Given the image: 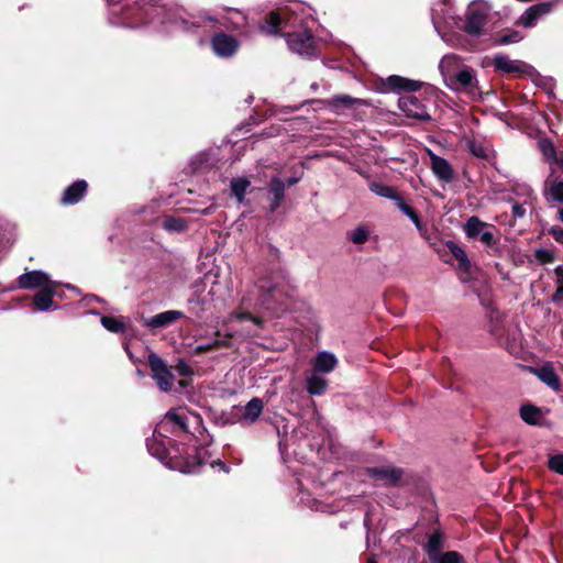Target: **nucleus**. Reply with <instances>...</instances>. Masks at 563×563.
<instances>
[{
	"label": "nucleus",
	"mask_w": 563,
	"mask_h": 563,
	"mask_svg": "<svg viewBox=\"0 0 563 563\" xmlns=\"http://www.w3.org/2000/svg\"><path fill=\"white\" fill-rule=\"evenodd\" d=\"M445 86L451 90L467 92L474 96L477 91L475 71L471 67L462 66L461 69L446 79Z\"/></svg>",
	"instance_id": "nucleus-4"
},
{
	"label": "nucleus",
	"mask_w": 563,
	"mask_h": 563,
	"mask_svg": "<svg viewBox=\"0 0 563 563\" xmlns=\"http://www.w3.org/2000/svg\"><path fill=\"white\" fill-rule=\"evenodd\" d=\"M549 233L553 236V239L563 244V228L559 225H553L550 228Z\"/></svg>",
	"instance_id": "nucleus-46"
},
{
	"label": "nucleus",
	"mask_w": 563,
	"mask_h": 563,
	"mask_svg": "<svg viewBox=\"0 0 563 563\" xmlns=\"http://www.w3.org/2000/svg\"><path fill=\"white\" fill-rule=\"evenodd\" d=\"M431 563H467L464 555L457 551L450 550L445 551L443 554L439 555Z\"/></svg>",
	"instance_id": "nucleus-36"
},
{
	"label": "nucleus",
	"mask_w": 563,
	"mask_h": 563,
	"mask_svg": "<svg viewBox=\"0 0 563 563\" xmlns=\"http://www.w3.org/2000/svg\"><path fill=\"white\" fill-rule=\"evenodd\" d=\"M527 207H532L531 203H525L521 201H514L511 206V212L514 218L521 219L527 213Z\"/></svg>",
	"instance_id": "nucleus-41"
},
{
	"label": "nucleus",
	"mask_w": 563,
	"mask_h": 563,
	"mask_svg": "<svg viewBox=\"0 0 563 563\" xmlns=\"http://www.w3.org/2000/svg\"><path fill=\"white\" fill-rule=\"evenodd\" d=\"M461 68L462 66L460 57L455 54L444 55L439 64V70L443 77L444 82L446 81V79H449V77H451Z\"/></svg>",
	"instance_id": "nucleus-25"
},
{
	"label": "nucleus",
	"mask_w": 563,
	"mask_h": 563,
	"mask_svg": "<svg viewBox=\"0 0 563 563\" xmlns=\"http://www.w3.org/2000/svg\"><path fill=\"white\" fill-rule=\"evenodd\" d=\"M366 473L377 485L383 486H394L402 476V470L394 466L369 467Z\"/></svg>",
	"instance_id": "nucleus-9"
},
{
	"label": "nucleus",
	"mask_w": 563,
	"mask_h": 563,
	"mask_svg": "<svg viewBox=\"0 0 563 563\" xmlns=\"http://www.w3.org/2000/svg\"><path fill=\"white\" fill-rule=\"evenodd\" d=\"M276 292H277V288L276 287L269 289V296L275 297Z\"/></svg>",
	"instance_id": "nucleus-54"
},
{
	"label": "nucleus",
	"mask_w": 563,
	"mask_h": 563,
	"mask_svg": "<svg viewBox=\"0 0 563 563\" xmlns=\"http://www.w3.org/2000/svg\"><path fill=\"white\" fill-rule=\"evenodd\" d=\"M489 7L481 1L473 2L466 12L464 31L472 36H479L487 23Z\"/></svg>",
	"instance_id": "nucleus-3"
},
{
	"label": "nucleus",
	"mask_w": 563,
	"mask_h": 563,
	"mask_svg": "<svg viewBox=\"0 0 563 563\" xmlns=\"http://www.w3.org/2000/svg\"><path fill=\"white\" fill-rule=\"evenodd\" d=\"M92 300L100 301V299L97 296H91L90 299H89V302L92 301Z\"/></svg>",
	"instance_id": "nucleus-55"
},
{
	"label": "nucleus",
	"mask_w": 563,
	"mask_h": 563,
	"mask_svg": "<svg viewBox=\"0 0 563 563\" xmlns=\"http://www.w3.org/2000/svg\"><path fill=\"white\" fill-rule=\"evenodd\" d=\"M369 189L377 196L390 199L393 201H397L400 195L396 191V189L391 186L385 185L383 183L373 181L369 184Z\"/></svg>",
	"instance_id": "nucleus-31"
},
{
	"label": "nucleus",
	"mask_w": 563,
	"mask_h": 563,
	"mask_svg": "<svg viewBox=\"0 0 563 563\" xmlns=\"http://www.w3.org/2000/svg\"><path fill=\"white\" fill-rule=\"evenodd\" d=\"M369 238V231L365 227H358L349 232V239L357 245L364 244Z\"/></svg>",
	"instance_id": "nucleus-39"
},
{
	"label": "nucleus",
	"mask_w": 563,
	"mask_h": 563,
	"mask_svg": "<svg viewBox=\"0 0 563 563\" xmlns=\"http://www.w3.org/2000/svg\"><path fill=\"white\" fill-rule=\"evenodd\" d=\"M148 365L152 371V377L158 388L164 393L172 390L174 385V375L164 360L155 353H151L148 355Z\"/></svg>",
	"instance_id": "nucleus-5"
},
{
	"label": "nucleus",
	"mask_w": 563,
	"mask_h": 563,
	"mask_svg": "<svg viewBox=\"0 0 563 563\" xmlns=\"http://www.w3.org/2000/svg\"><path fill=\"white\" fill-rule=\"evenodd\" d=\"M101 324L112 333H120L124 331V323L113 317L103 316Z\"/></svg>",
	"instance_id": "nucleus-37"
},
{
	"label": "nucleus",
	"mask_w": 563,
	"mask_h": 563,
	"mask_svg": "<svg viewBox=\"0 0 563 563\" xmlns=\"http://www.w3.org/2000/svg\"><path fill=\"white\" fill-rule=\"evenodd\" d=\"M16 283L21 289H42L55 282L43 271H31L20 275Z\"/></svg>",
	"instance_id": "nucleus-11"
},
{
	"label": "nucleus",
	"mask_w": 563,
	"mask_h": 563,
	"mask_svg": "<svg viewBox=\"0 0 563 563\" xmlns=\"http://www.w3.org/2000/svg\"><path fill=\"white\" fill-rule=\"evenodd\" d=\"M188 419L189 416L185 409H172L166 412L164 420L157 424L156 432L163 435V432L168 431L169 423L184 432H188Z\"/></svg>",
	"instance_id": "nucleus-10"
},
{
	"label": "nucleus",
	"mask_w": 563,
	"mask_h": 563,
	"mask_svg": "<svg viewBox=\"0 0 563 563\" xmlns=\"http://www.w3.org/2000/svg\"><path fill=\"white\" fill-rule=\"evenodd\" d=\"M211 46L216 55L220 57H230L239 48V42L231 35L219 33L211 40Z\"/></svg>",
	"instance_id": "nucleus-14"
},
{
	"label": "nucleus",
	"mask_w": 563,
	"mask_h": 563,
	"mask_svg": "<svg viewBox=\"0 0 563 563\" xmlns=\"http://www.w3.org/2000/svg\"><path fill=\"white\" fill-rule=\"evenodd\" d=\"M87 187L88 185L85 180H76L65 189L60 202L66 206L77 203L85 196Z\"/></svg>",
	"instance_id": "nucleus-20"
},
{
	"label": "nucleus",
	"mask_w": 563,
	"mask_h": 563,
	"mask_svg": "<svg viewBox=\"0 0 563 563\" xmlns=\"http://www.w3.org/2000/svg\"><path fill=\"white\" fill-rule=\"evenodd\" d=\"M533 372L537 374L541 382H543L552 389L558 390L560 388V379L551 367L543 366L541 368L533 369Z\"/></svg>",
	"instance_id": "nucleus-29"
},
{
	"label": "nucleus",
	"mask_w": 563,
	"mask_h": 563,
	"mask_svg": "<svg viewBox=\"0 0 563 563\" xmlns=\"http://www.w3.org/2000/svg\"><path fill=\"white\" fill-rule=\"evenodd\" d=\"M446 246L451 254L459 261L460 267L467 269L470 267L471 262L467 257L466 252L454 241H448Z\"/></svg>",
	"instance_id": "nucleus-32"
},
{
	"label": "nucleus",
	"mask_w": 563,
	"mask_h": 563,
	"mask_svg": "<svg viewBox=\"0 0 563 563\" xmlns=\"http://www.w3.org/2000/svg\"><path fill=\"white\" fill-rule=\"evenodd\" d=\"M137 375H139L140 377H143V376H144V374H143L140 369H137Z\"/></svg>",
	"instance_id": "nucleus-58"
},
{
	"label": "nucleus",
	"mask_w": 563,
	"mask_h": 563,
	"mask_svg": "<svg viewBox=\"0 0 563 563\" xmlns=\"http://www.w3.org/2000/svg\"><path fill=\"white\" fill-rule=\"evenodd\" d=\"M184 317H185V314L180 310H166V311H163V312L152 316L151 318L145 320L144 324H145V327L152 328V329H163V328L170 325L172 323H174L175 321H177L178 319H181Z\"/></svg>",
	"instance_id": "nucleus-17"
},
{
	"label": "nucleus",
	"mask_w": 563,
	"mask_h": 563,
	"mask_svg": "<svg viewBox=\"0 0 563 563\" xmlns=\"http://www.w3.org/2000/svg\"><path fill=\"white\" fill-rule=\"evenodd\" d=\"M239 318L240 319H250V320H252L254 322L256 321L255 318L251 317L250 314H241Z\"/></svg>",
	"instance_id": "nucleus-51"
},
{
	"label": "nucleus",
	"mask_w": 563,
	"mask_h": 563,
	"mask_svg": "<svg viewBox=\"0 0 563 563\" xmlns=\"http://www.w3.org/2000/svg\"><path fill=\"white\" fill-rule=\"evenodd\" d=\"M172 440L167 438V435L163 432V435H159L154 430V434L152 439L146 440V446L151 455L158 459L161 462H164L169 455L168 446L170 445Z\"/></svg>",
	"instance_id": "nucleus-16"
},
{
	"label": "nucleus",
	"mask_w": 563,
	"mask_h": 563,
	"mask_svg": "<svg viewBox=\"0 0 563 563\" xmlns=\"http://www.w3.org/2000/svg\"><path fill=\"white\" fill-rule=\"evenodd\" d=\"M512 191L515 196L521 198V202L533 205L534 194L530 186L526 184H517L514 186Z\"/></svg>",
	"instance_id": "nucleus-35"
},
{
	"label": "nucleus",
	"mask_w": 563,
	"mask_h": 563,
	"mask_svg": "<svg viewBox=\"0 0 563 563\" xmlns=\"http://www.w3.org/2000/svg\"><path fill=\"white\" fill-rule=\"evenodd\" d=\"M58 283L55 282L42 289L34 295V306L38 311L55 310L57 307L54 305L53 297L56 291Z\"/></svg>",
	"instance_id": "nucleus-18"
},
{
	"label": "nucleus",
	"mask_w": 563,
	"mask_h": 563,
	"mask_svg": "<svg viewBox=\"0 0 563 563\" xmlns=\"http://www.w3.org/2000/svg\"><path fill=\"white\" fill-rule=\"evenodd\" d=\"M175 369L181 377H190L194 374L191 366L183 358L178 360Z\"/></svg>",
	"instance_id": "nucleus-43"
},
{
	"label": "nucleus",
	"mask_w": 563,
	"mask_h": 563,
	"mask_svg": "<svg viewBox=\"0 0 563 563\" xmlns=\"http://www.w3.org/2000/svg\"><path fill=\"white\" fill-rule=\"evenodd\" d=\"M250 185V180L243 177L233 178L231 180V190L239 203L243 202L245 192Z\"/></svg>",
	"instance_id": "nucleus-33"
},
{
	"label": "nucleus",
	"mask_w": 563,
	"mask_h": 563,
	"mask_svg": "<svg viewBox=\"0 0 563 563\" xmlns=\"http://www.w3.org/2000/svg\"><path fill=\"white\" fill-rule=\"evenodd\" d=\"M431 161V169L434 176L444 181L450 183L453 180L454 172L451 164L443 157L435 155L433 153L430 154Z\"/></svg>",
	"instance_id": "nucleus-19"
},
{
	"label": "nucleus",
	"mask_w": 563,
	"mask_h": 563,
	"mask_svg": "<svg viewBox=\"0 0 563 563\" xmlns=\"http://www.w3.org/2000/svg\"><path fill=\"white\" fill-rule=\"evenodd\" d=\"M493 64L498 71L505 74H529L533 69L530 65L521 60L510 59L507 55L504 54H496L493 57Z\"/></svg>",
	"instance_id": "nucleus-12"
},
{
	"label": "nucleus",
	"mask_w": 563,
	"mask_h": 563,
	"mask_svg": "<svg viewBox=\"0 0 563 563\" xmlns=\"http://www.w3.org/2000/svg\"><path fill=\"white\" fill-rule=\"evenodd\" d=\"M558 218L563 222V207L558 210Z\"/></svg>",
	"instance_id": "nucleus-50"
},
{
	"label": "nucleus",
	"mask_w": 563,
	"mask_h": 563,
	"mask_svg": "<svg viewBox=\"0 0 563 563\" xmlns=\"http://www.w3.org/2000/svg\"><path fill=\"white\" fill-rule=\"evenodd\" d=\"M295 14L294 10H283L282 12H271L265 23L261 26L262 31L269 35H279L287 23L296 25V18L289 15Z\"/></svg>",
	"instance_id": "nucleus-8"
},
{
	"label": "nucleus",
	"mask_w": 563,
	"mask_h": 563,
	"mask_svg": "<svg viewBox=\"0 0 563 563\" xmlns=\"http://www.w3.org/2000/svg\"><path fill=\"white\" fill-rule=\"evenodd\" d=\"M136 14L144 20V23L154 25L163 32L183 31L192 34H205L217 22L212 15L181 16L177 10L165 4L152 3V0H141L137 3Z\"/></svg>",
	"instance_id": "nucleus-1"
},
{
	"label": "nucleus",
	"mask_w": 563,
	"mask_h": 563,
	"mask_svg": "<svg viewBox=\"0 0 563 563\" xmlns=\"http://www.w3.org/2000/svg\"><path fill=\"white\" fill-rule=\"evenodd\" d=\"M388 86L394 90H405L407 93L399 97L398 108L407 117L419 121H430L428 101L426 97H418L412 95L419 90L421 82L410 80L397 75L389 76L387 79Z\"/></svg>",
	"instance_id": "nucleus-2"
},
{
	"label": "nucleus",
	"mask_w": 563,
	"mask_h": 563,
	"mask_svg": "<svg viewBox=\"0 0 563 563\" xmlns=\"http://www.w3.org/2000/svg\"><path fill=\"white\" fill-rule=\"evenodd\" d=\"M472 153L477 157H485V153L482 147L472 146Z\"/></svg>",
	"instance_id": "nucleus-48"
},
{
	"label": "nucleus",
	"mask_w": 563,
	"mask_h": 563,
	"mask_svg": "<svg viewBox=\"0 0 563 563\" xmlns=\"http://www.w3.org/2000/svg\"><path fill=\"white\" fill-rule=\"evenodd\" d=\"M556 290L553 295V300H560L563 298V266H558L554 269Z\"/></svg>",
	"instance_id": "nucleus-40"
},
{
	"label": "nucleus",
	"mask_w": 563,
	"mask_h": 563,
	"mask_svg": "<svg viewBox=\"0 0 563 563\" xmlns=\"http://www.w3.org/2000/svg\"><path fill=\"white\" fill-rule=\"evenodd\" d=\"M288 47L296 54L307 57L317 56V47L310 31L292 32L286 34Z\"/></svg>",
	"instance_id": "nucleus-6"
},
{
	"label": "nucleus",
	"mask_w": 563,
	"mask_h": 563,
	"mask_svg": "<svg viewBox=\"0 0 563 563\" xmlns=\"http://www.w3.org/2000/svg\"><path fill=\"white\" fill-rule=\"evenodd\" d=\"M122 0H107V2L111 5H115L117 3H120Z\"/></svg>",
	"instance_id": "nucleus-53"
},
{
	"label": "nucleus",
	"mask_w": 563,
	"mask_h": 563,
	"mask_svg": "<svg viewBox=\"0 0 563 563\" xmlns=\"http://www.w3.org/2000/svg\"><path fill=\"white\" fill-rule=\"evenodd\" d=\"M488 224L478 217H471L464 224V233L471 240H479L486 246H494L497 243L492 231L487 230Z\"/></svg>",
	"instance_id": "nucleus-7"
},
{
	"label": "nucleus",
	"mask_w": 563,
	"mask_h": 563,
	"mask_svg": "<svg viewBox=\"0 0 563 563\" xmlns=\"http://www.w3.org/2000/svg\"><path fill=\"white\" fill-rule=\"evenodd\" d=\"M264 404L261 398L254 397L252 398L245 406L243 415L241 416V420L245 421L250 424L257 421L263 412Z\"/></svg>",
	"instance_id": "nucleus-26"
},
{
	"label": "nucleus",
	"mask_w": 563,
	"mask_h": 563,
	"mask_svg": "<svg viewBox=\"0 0 563 563\" xmlns=\"http://www.w3.org/2000/svg\"><path fill=\"white\" fill-rule=\"evenodd\" d=\"M234 13H235V14H238V15L240 16V20H241V22H236V25H241V24H242V22L244 21V16H243V14H242L241 12H239V11H236V12H234Z\"/></svg>",
	"instance_id": "nucleus-52"
},
{
	"label": "nucleus",
	"mask_w": 563,
	"mask_h": 563,
	"mask_svg": "<svg viewBox=\"0 0 563 563\" xmlns=\"http://www.w3.org/2000/svg\"><path fill=\"white\" fill-rule=\"evenodd\" d=\"M520 417L526 423H528L530 426H537L540 423V420L542 418V412H541L540 408H538L533 405L527 404V405L521 406Z\"/></svg>",
	"instance_id": "nucleus-28"
},
{
	"label": "nucleus",
	"mask_w": 563,
	"mask_h": 563,
	"mask_svg": "<svg viewBox=\"0 0 563 563\" xmlns=\"http://www.w3.org/2000/svg\"><path fill=\"white\" fill-rule=\"evenodd\" d=\"M200 339H205V336L200 334V335L197 336L196 341H198Z\"/></svg>",
	"instance_id": "nucleus-59"
},
{
	"label": "nucleus",
	"mask_w": 563,
	"mask_h": 563,
	"mask_svg": "<svg viewBox=\"0 0 563 563\" xmlns=\"http://www.w3.org/2000/svg\"><path fill=\"white\" fill-rule=\"evenodd\" d=\"M547 200L563 203V180L554 179L551 181L547 192Z\"/></svg>",
	"instance_id": "nucleus-34"
},
{
	"label": "nucleus",
	"mask_w": 563,
	"mask_h": 563,
	"mask_svg": "<svg viewBox=\"0 0 563 563\" xmlns=\"http://www.w3.org/2000/svg\"><path fill=\"white\" fill-rule=\"evenodd\" d=\"M338 364V360L334 354L321 351L317 354L313 362V372L317 374H329Z\"/></svg>",
	"instance_id": "nucleus-22"
},
{
	"label": "nucleus",
	"mask_w": 563,
	"mask_h": 563,
	"mask_svg": "<svg viewBox=\"0 0 563 563\" xmlns=\"http://www.w3.org/2000/svg\"><path fill=\"white\" fill-rule=\"evenodd\" d=\"M363 103H365L364 100L351 97L349 95L334 96L328 100L329 109L336 114H341L344 109H351L355 104Z\"/></svg>",
	"instance_id": "nucleus-23"
},
{
	"label": "nucleus",
	"mask_w": 563,
	"mask_h": 563,
	"mask_svg": "<svg viewBox=\"0 0 563 563\" xmlns=\"http://www.w3.org/2000/svg\"><path fill=\"white\" fill-rule=\"evenodd\" d=\"M549 468L558 474H563V454H556L549 459Z\"/></svg>",
	"instance_id": "nucleus-42"
},
{
	"label": "nucleus",
	"mask_w": 563,
	"mask_h": 563,
	"mask_svg": "<svg viewBox=\"0 0 563 563\" xmlns=\"http://www.w3.org/2000/svg\"><path fill=\"white\" fill-rule=\"evenodd\" d=\"M443 540L444 533L442 530H434V533L429 537L424 550L430 562H433L439 555L444 553L442 552Z\"/></svg>",
	"instance_id": "nucleus-24"
},
{
	"label": "nucleus",
	"mask_w": 563,
	"mask_h": 563,
	"mask_svg": "<svg viewBox=\"0 0 563 563\" xmlns=\"http://www.w3.org/2000/svg\"><path fill=\"white\" fill-rule=\"evenodd\" d=\"M552 2H540L528 8L518 19V23L525 27H532L537 22L553 9Z\"/></svg>",
	"instance_id": "nucleus-13"
},
{
	"label": "nucleus",
	"mask_w": 563,
	"mask_h": 563,
	"mask_svg": "<svg viewBox=\"0 0 563 563\" xmlns=\"http://www.w3.org/2000/svg\"><path fill=\"white\" fill-rule=\"evenodd\" d=\"M558 162H559L561 165H563V152L561 153L560 158L558 159Z\"/></svg>",
	"instance_id": "nucleus-57"
},
{
	"label": "nucleus",
	"mask_w": 563,
	"mask_h": 563,
	"mask_svg": "<svg viewBox=\"0 0 563 563\" xmlns=\"http://www.w3.org/2000/svg\"><path fill=\"white\" fill-rule=\"evenodd\" d=\"M540 147H541V151L547 159L555 158V148L551 142L545 141V140L541 141Z\"/></svg>",
	"instance_id": "nucleus-45"
},
{
	"label": "nucleus",
	"mask_w": 563,
	"mask_h": 563,
	"mask_svg": "<svg viewBox=\"0 0 563 563\" xmlns=\"http://www.w3.org/2000/svg\"><path fill=\"white\" fill-rule=\"evenodd\" d=\"M523 38L521 33L517 30H509L506 33L501 34L497 40L496 43L498 45H507V44H514L518 43Z\"/></svg>",
	"instance_id": "nucleus-38"
},
{
	"label": "nucleus",
	"mask_w": 563,
	"mask_h": 563,
	"mask_svg": "<svg viewBox=\"0 0 563 563\" xmlns=\"http://www.w3.org/2000/svg\"><path fill=\"white\" fill-rule=\"evenodd\" d=\"M231 340L230 334H221L219 331L213 333V336L206 342L196 345L189 344V354L195 356L206 352L214 351L223 346H228Z\"/></svg>",
	"instance_id": "nucleus-15"
},
{
	"label": "nucleus",
	"mask_w": 563,
	"mask_h": 563,
	"mask_svg": "<svg viewBox=\"0 0 563 563\" xmlns=\"http://www.w3.org/2000/svg\"><path fill=\"white\" fill-rule=\"evenodd\" d=\"M299 177H290L286 180L285 186H294L299 181Z\"/></svg>",
	"instance_id": "nucleus-49"
},
{
	"label": "nucleus",
	"mask_w": 563,
	"mask_h": 563,
	"mask_svg": "<svg viewBox=\"0 0 563 563\" xmlns=\"http://www.w3.org/2000/svg\"><path fill=\"white\" fill-rule=\"evenodd\" d=\"M187 222L183 218L167 216L163 219L162 228L169 233H181L187 230Z\"/></svg>",
	"instance_id": "nucleus-30"
},
{
	"label": "nucleus",
	"mask_w": 563,
	"mask_h": 563,
	"mask_svg": "<svg viewBox=\"0 0 563 563\" xmlns=\"http://www.w3.org/2000/svg\"><path fill=\"white\" fill-rule=\"evenodd\" d=\"M412 221V223L415 224V227L417 228L418 231L422 232L423 230V224L419 218L418 214H416V218H411L410 219Z\"/></svg>",
	"instance_id": "nucleus-47"
},
{
	"label": "nucleus",
	"mask_w": 563,
	"mask_h": 563,
	"mask_svg": "<svg viewBox=\"0 0 563 563\" xmlns=\"http://www.w3.org/2000/svg\"><path fill=\"white\" fill-rule=\"evenodd\" d=\"M395 203H396L397 208L409 219L416 218L417 212L415 211V209L411 206L406 203V201L404 200V198L401 196L399 197V199H397V201Z\"/></svg>",
	"instance_id": "nucleus-44"
},
{
	"label": "nucleus",
	"mask_w": 563,
	"mask_h": 563,
	"mask_svg": "<svg viewBox=\"0 0 563 563\" xmlns=\"http://www.w3.org/2000/svg\"><path fill=\"white\" fill-rule=\"evenodd\" d=\"M367 563H378L374 558H368Z\"/></svg>",
	"instance_id": "nucleus-56"
},
{
	"label": "nucleus",
	"mask_w": 563,
	"mask_h": 563,
	"mask_svg": "<svg viewBox=\"0 0 563 563\" xmlns=\"http://www.w3.org/2000/svg\"><path fill=\"white\" fill-rule=\"evenodd\" d=\"M269 211L273 213L280 206L285 197V181L279 177H273L268 184Z\"/></svg>",
	"instance_id": "nucleus-21"
},
{
	"label": "nucleus",
	"mask_w": 563,
	"mask_h": 563,
	"mask_svg": "<svg viewBox=\"0 0 563 563\" xmlns=\"http://www.w3.org/2000/svg\"><path fill=\"white\" fill-rule=\"evenodd\" d=\"M307 391L312 396H320L322 395L327 387H328V380L322 377L321 374H317L312 372L311 375L307 376Z\"/></svg>",
	"instance_id": "nucleus-27"
}]
</instances>
